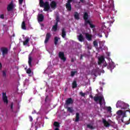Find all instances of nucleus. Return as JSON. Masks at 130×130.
Masks as SVG:
<instances>
[{
  "mask_svg": "<svg viewBox=\"0 0 130 130\" xmlns=\"http://www.w3.org/2000/svg\"><path fill=\"white\" fill-rule=\"evenodd\" d=\"M109 3L110 4L111 3V5H113V6H114V2L113 1V0H109Z\"/></svg>",
  "mask_w": 130,
  "mask_h": 130,
  "instance_id": "42",
  "label": "nucleus"
},
{
  "mask_svg": "<svg viewBox=\"0 0 130 130\" xmlns=\"http://www.w3.org/2000/svg\"><path fill=\"white\" fill-rule=\"evenodd\" d=\"M114 68H115V65H114V62H112V61L110 62L107 66L108 70H110L111 72H112V70H113Z\"/></svg>",
  "mask_w": 130,
  "mask_h": 130,
  "instance_id": "8",
  "label": "nucleus"
},
{
  "mask_svg": "<svg viewBox=\"0 0 130 130\" xmlns=\"http://www.w3.org/2000/svg\"><path fill=\"white\" fill-rule=\"evenodd\" d=\"M100 37H102V35L100 36Z\"/></svg>",
  "mask_w": 130,
  "mask_h": 130,
  "instance_id": "54",
  "label": "nucleus"
},
{
  "mask_svg": "<svg viewBox=\"0 0 130 130\" xmlns=\"http://www.w3.org/2000/svg\"><path fill=\"white\" fill-rule=\"evenodd\" d=\"M58 56L64 62L67 60V58L64 57V53L63 52H59Z\"/></svg>",
  "mask_w": 130,
  "mask_h": 130,
  "instance_id": "6",
  "label": "nucleus"
},
{
  "mask_svg": "<svg viewBox=\"0 0 130 130\" xmlns=\"http://www.w3.org/2000/svg\"><path fill=\"white\" fill-rule=\"evenodd\" d=\"M29 41H30V39L27 38L26 40L23 42V45H27L28 43H29Z\"/></svg>",
  "mask_w": 130,
  "mask_h": 130,
  "instance_id": "31",
  "label": "nucleus"
},
{
  "mask_svg": "<svg viewBox=\"0 0 130 130\" xmlns=\"http://www.w3.org/2000/svg\"><path fill=\"white\" fill-rule=\"evenodd\" d=\"M44 20V15L42 14H38V22H43Z\"/></svg>",
  "mask_w": 130,
  "mask_h": 130,
  "instance_id": "12",
  "label": "nucleus"
},
{
  "mask_svg": "<svg viewBox=\"0 0 130 130\" xmlns=\"http://www.w3.org/2000/svg\"><path fill=\"white\" fill-rule=\"evenodd\" d=\"M77 86H78V84H77V81H74L72 83V88L75 89V88H77Z\"/></svg>",
  "mask_w": 130,
  "mask_h": 130,
  "instance_id": "32",
  "label": "nucleus"
},
{
  "mask_svg": "<svg viewBox=\"0 0 130 130\" xmlns=\"http://www.w3.org/2000/svg\"><path fill=\"white\" fill-rule=\"evenodd\" d=\"M13 10H14V2L11 1L7 7V11L8 12H11V11H13Z\"/></svg>",
  "mask_w": 130,
  "mask_h": 130,
  "instance_id": "9",
  "label": "nucleus"
},
{
  "mask_svg": "<svg viewBox=\"0 0 130 130\" xmlns=\"http://www.w3.org/2000/svg\"><path fill=\"white\" fill-rule=\"evenodd\" d=\"M79 120H80V113H76L75 121L76 122H78L79 121Z\"/></svg>",
  "mask_w": 130,
  "mask_h": 130,
  "instance_id": "24",
  "label": "nucleus"
},
{
  "mask_svg": "<svg viewBox=\"0 0 130 130\" xmlns=\"http://www.w3.org/2000/svg\"><path fill=\"white\" fill-rule=\"evenodd\" d=\"M76 73H77V72L72 71L71 72V77H74V76H75V75H76Z\"/></svg>",
  "mask_w": 130,
  "mask_h": 130,
  "instance_id": "41",
  "label": "nucleus"
},
{
  "mask_svg": "<svg viewBox=\"0 0 130 130\" xmlns=\"http://www.w3.org/2000/svg\"><path fill=\"white\" fill-rule=\"evenodd\" d=\"M50 1H51V0H50Z\"/></svg>",
  "mask_w": 130,
  "mask_h": 130,
  "instance_id": "56",
  "label": "nucleus"
},
{
  "mask_svg": "<svg viewBox=\"0 0 130 130\" xmlns=\"http://www.w3.org/2000/svg\"><path fill=\"white\" fill-rule=\"evenodd\" d=\"M1 19H2L3 20H4V19H5V15L4 14L1 15Z\"/></svg>",
  "mask_w": 130,
  "mask_h": 130,
  "instance_id": "44",
  "label": "nucleus"
},
{
  "mask_svg": "<svg viewBox=\"0 0 130 130\" xmlns=\"http://www.w3.org/2000/svg\"><path fill=\"white\" fill-rule=\"evenodd\" d=\"M74 18L76 20H80V15L77 12H74Z\"/></svg>",
  "mask_w": 130,
  "mask_h": 130,
  "instance_id": "21",
  "label": "nucleus"
},
{
  "mask_svg": "<svg viewBox=\"0 0 130 130\" xmlns=\"http://www.w3.org/2000/svg\"><path fill=\"white\" fill-rule=\"evenodd\" d=\"M68 2L69 3H72V2H73V0H68Z\"/></svg>",
  "mask_w": 130,
  "mask_h": 130,
  "instance_id": "50",
  "label": "nucleus"
},
{
  "mask_svg": "<svg viewBox=\"0 0 130 130\" xmlns=\"http://www.w3.org/2000/svg\"><path fill=\"white\" fill-rule=\"evenodd\" d=\"M125 124H129V122H127L126 123H125Z\"/></svg>",
  "mask_w": 130,
  "mask_h": 130,
  "instance_id": "52",
  "label": "nucleus"
},
{
  "mask_svg": "<svg viewBox=\"0 0 130 130\" xmlns=\"http://www.w3.org/2000/svg\"><path fill=\"white\" fill-rule=\"evenodd\" d=\"M106 29H107V27L103 24L102 26V31H103V32H104L105 30H106Z\"/></svg>",
  "mask_w": 130,
  "mask_h": 130,
  "instance_id": "37",
  "label": "nucleus"
},
{
  "mask_svg": "<svg viewBox=\"0 0 130 130\" xmlns=\"http://www.w3.org/2000/svg\"><path fill=\"white\" fill-rule=\"evenodd\" d=\"M60 38L55 37L54 39V44L55 45H57V43H58V40H59Z\"/></svg>",
  "mask_w": 130,
  "mask_h": 130,
  "instance_id": "27",
  "label": "nucleus"
},
{
  "mask_svg": "<svg viewBox=\"0 0 130 130\" xmlns=\"http://www.w3.org/2000/svg\"><path fill=\"white\" fill-rule=\"evenodd\" d=\"M80 95L82 96V97H85L86 93H83L82 92V91H81L80 92Z\"/></svg>",
  "mask_w": 130,
  "mask_h": 130,
  "instance_id": "39",
  "label": "nucleus"
},
{
  "mask_svg": "<svg viewBox=\"0 0 130 130\" xmlns=\"http://www.w3.org/2000/svg\"><path fill=\"white\" fill-rule=\"evenodd\" d=\"M39 5L41 8H44V11L45 12H47V11H49L50 9L49 2H46L44 3L43 0H40Z\"/></svg>",
  "mask_w": 130,
  "mask_h": 130,
  "instance_id": "1",
  "label": "nucleus"
},
{
  "mask_svg": "<svg viewBox=\"0 0 130 130\" xmlns=\"http://www.w3.org/2000/svg\"><path fill=\"white\" fill-rule=\"evenodd\" d=\"M28 65L30 68H32V57H28Z\"/></svg>",
  "mask_w": 130,
  "mask_h": 130,
  "instance_id": "26",
  "label": "nucleus"
},
{
  "mask_svg": "<svg viewBox=\"0 0 130 130\" xmlns=\"http://www.w3.org/2000/svg\"><path fill=\"white\" fill-rule=\"evenodd\" d=\"M84 0H80V1L81 2V3H82V4H84Z\"/></svg>",
  "mask_w": 130,
  "mask_h": 130,
  "instance_id": "49",
  "label": "nucleus"
},
{
  "mask_svg": "<svg viewBox=\"0 0 130 130\" xmlns=\"http://www.w3.org/2000/svg\"><path fill=\"white\" fill-rule=\"evenodd\" d=\"M30 121H32L33 120V118H32V116H29V117Z\"/></svg>",
  "mask_w": 130,
  "mask_h": 130,
  "instance_id": "47",
  "label": "nucleus"
},
{
  "mask_svg": "<svg viewBox=\"0 0 130 130\" xmlns=\"http://www.w3.org/2000/svg\"><path fill=\"white\" fill-rule=\"evenodd\" d=\"M53 125H54V126H55L56 127H59L60 126L59 123L57 121L54 122Z\"/></svg>",
  "mask_w": 130,
  "mask_h": 130,
  "instance_id": "33",
  "label": "nucleus"
},
{
  "mask_svg": "<svg viewBox=\"0 0 130 130\" xmlns=\"http://www.w3.org/2000/svg\"><path fill=\"white\" fill-rule=\"evenodd\" d=\"M66 36H67V31H66L64 28H62L61 29V37L62 38H66Z\"/></svg>",
  "mask_w": 130,
  "mask_h": 130,
  "instance_id": "18",
  "label": "nucleus"
},
{
  "mask_svg": "<svg viewBox=\"0 0 130 130\" xmlns=\"http://www.w3.org/2000/svg\"><path fill=\"white\" fill-rule=\"evenodd\" d=\"M83 19L85 21L84 24H86L88 21H90L88 20V13L85 12L83 15Z\"/></svg>",
  "mask_w": 130,
  "mask_h": 130,
  "instance_id": "15",
  "label": "nucleus"
},
{
  "mask_svg": "<svg viewBox=\"0 0 130 130\" xmlns=\"http://www.w3.org/2000/svg\"><path fill=\"white\" fill-rule=\"evenodd\" d=\"M13 106H14V103H12L11 104V106H10L12 110H13Z\"/></svg>",
  "mask_w": 130,
  "mask_h": 130,
  "instance_id": "46",
  "label": "nucleus"
},
{
  "mask_svg": "<svg viewBox=\"0 0 130 130\" xmlns=\"http://www.w3.org/2000/svg\"><path fill=\"white\" fill-rule=\"evenodd\" d=\"M1 51L2 52V57L5 58L9 53V49L7 47H2Z\"/></svg>",
  "mask_w": 130,
  "mask_h": 130,
  "instance_id": "4",
  "label": "nucleus"
},
{
  "mask_svg": "<svg viewBox=\"0 0 130 130\" xmlns=\"http://www.w3.org/2000/svg\"><path fill=\"white\" fill-rule=\"evenodd\" d=\"M87 24H89L90 27L91 28V29H93V28H95V25L92 24V23H91V21H87L86 22V23H84V25L87 26Z\"/></svg>",
  "mask_w": 130,
  "mask_h": 130,
  "instance_id": "17",
  "label": "nucleus"
},
{
  "mask_svg": "<svg viewBox=\"0 0 130 130\" xmlns=\"http://www.w3.org/2000/svg\"><path fill=\"white\" fill-rule=\"evenodd\" d=\"M23 2H24V0H18L19 4L20 5H22Z\"/></svg>",
  "mask_w": 130,
  "mask_h": 130,
  "instance_id": "43",
  "label": "nucleus"
},
{
  "mask_svg": "<svg viewBox=\"0 0 130 130\" xmlns=\"http://www.w3.org/2000/svg\"><path fill=\"white\" fill-rule=\"evenodd\" d=\"M59 20H60L59 16H58V15H57L56 16V22H55V23L56 24H58V22H59Z\"/></svg>",
  "mask_w": 130,
  "mask_h": 130,
  "instance_id": "35",
  "label": "nucleus"
},
{
  "mask_svg": "<svg viewBox=\"0 0 130 130\" xmlns=\"http://www.w3.org/2000/svg\"><path fill=\"white\" fill-rule=\"evenodd\" d=\"M74 103V101H73V99L72 98H69L67 99V100L66 101V105L67 106H69L70 104H73Z\"/></svg>",
  "mask_w": 130,
  "mask_h": 130,
  "instance_id": "13",
  "label": "nucleus"
},
{
  "mask_svg": "<svg viewBox=\"0 0 130 130\" xmlns=\"http://www.w3.org/2000/svg\"><path fill=\"white\" fill-rule=\"evenodd\" d=\"M102 63H104L103 65V68H106L107 67V63L105 61V58L103 56H102L99 58L98 65L101 66Z\"/></svg>",
  "mask_w": 130,
  "mask_h": 130,
  "instance_id": "3",
  "label": "nucleus"
},
{
  "mask_svg": "<svg viewBox=\"0 0 130 130\" xmlns=\"http://www.w3.org/2000/svg\"><path fill=\"white\" fill-rule=\"evenodd\" d=\"M90 98L91 99H93L94 101L95 102H97L98 101H99V104L100 106H102L103 105V104L102 103V101L104 103V104H105V100L103 99V96H94L93 97L92 95H89Z\"/></svg>",
  "mask_w": 130,
  "mask_h": 130,
  "instance_id": "2",
  "label": "nucleus"
},
{
  "mask_svg": "<svg viewBox=\"0 0 130 130\" xmlns=\"http://www.w3.org/2000/svg\"><path fill=\"white\" fill-rule=\"evenodd\" d=\"M26 74H28L29 77H32L33 76V73H32L31 68H29L26 70Z\"/></svg>",
  "mask_w": 130,
  "mask_h": 130,
  "instance_id": "20",
  "label": "nucleus"
},
{
  "mask_svg": "<svg viewBox=\"0 0 130 130\" xmlns=\"http://www.w3.org/2000/svg\"><path fill=\"white\" fill-rule=\"evenodd\" d=\"M123 103H124L123 102L118 101L116 104L117 108H121L122 107V105H124Z\"/></svg>",
  "mask_w": 130,
  "mask_h": 130,
  "instance_id": "16",
  "label": "nucleus"
},
{
  "mask_svg": "<svg viewBox=\"0 0 130 130\" xmlns=\"http://www.w3.org/2000/svg\"><path fill=\"white\" fill-rule=\"evenodd\" d=\"M66 108L67 109V111L70 112V113H73L74 112V109H73V108L67 106Z\"/></svg>",
  "mask_w": 130,
  "mask_h": 130,
  "instance_id": "25",
  "label": "nucleus"
},
{
  "mask_svg": "<svg viewBox=\"0 0 130 130\" xmlns=\"http://www.w3.org/2000/svg\"><path fill=\"white\" fill-rule=\"evenodd\" d=\"M71 2H67V3H66V9L69 12H71V11H72V5L71 4Z\"/></svg>",
  "mask_w": 130,
  "mask_h": 130,
  "instance_id": "11",
  "label": "nucleus"
},
{
  "mask_svg": "<svg viewBox=\"0 0 130 130\" xmlns=\"http://www.w3.org/2000/svg\"><path fill=\"white\" fill-rule=\"evenodd\" d=\"M123 104L122 105V107L121 108V109H126V108L129 107V105L126 104L124 103H123Z\"/></svg>",
  "mask_w": 130,
  "mask_h": 130,
  "instance_id": "30",
  "label": "nucleus"
},
{
  "mask_svg": "<svg viewBox=\"0 0 130 130\" xmlns=\"http://www.w3.org/2000/svg\"><path fill=\"white\" fill-rule=\"evenodd\" d=\"M93 44L94 47H98V43L96 41H94L93 42Z\"/></svg>",
  "mask_w": 130,
  "mask_h": 130,
  "instance_id": "38",
  "label": "nucleus"
},
{
  "mask_svg": "<svg viewBox=\"0 0 130 130\" xmlns=\"http://www.w3.org/2000/svg\"><path fill=\"white\" fill-rule=\"evenodd\" d=\"M2 76L4 78H6V77H7V71L6 70H4L2 72Z\"/></svg>",
  "mask_w": 130,
  "mask_h": 130,
  "instance_id": "34",
  "label": "nucleus"
},
{
  "mask_svg": "<svg viewBox=\"0 0 130 130\" xmlns=\"http://www.w3.org/2000/svg\"><path fill=\"white\" fill-rule=\"evenodd\" d=\"M85 39H84V36H83V35L80 34V35L78 36V40L80 42H83Z\"/></svg>",
  "mask_w": 130,
  "mask_h": 130,
  "instance_id": "23",
  "label": "nucleus"
},
{
  "mask_svg": "<svg viewBox=\"0 0 130 130\" xmlns=\"http://www.w3.org/2000/svg\"><path fill=\"white\" fill-rule=\"evenodd\" d=\"M83 58V55H81V57H80V59H82Z\"/></svg>",
  "mask_w": 130,
  "mask_h": 130,
  "instance_id": "51",
  "label": "nucleus"
},
{
  "mask_svg": "<svg viewBox=\"0 0 130 130\" xmlns=\"http://www.w3.org/2000/svg\"><path fill=\"white\" fill-rule=\"evenodd\" d=\"M87 127L88 128H89L90 129H95V127H94L92 125H91L90 124H87Z\"/></svg>",
  "mask_w": 130,
  "mask_h": 130,
  "instance_id": "36",
  "label": "nucleus"
},
{
  "mask_svg": "<svg viewBox=\"0 0 130 130\" xmlns=\"http://www.w3.org/2000/svg\"><path fill=\"white\" fill-rule=\"evenodd\" d=\"M102 121L105 127H109V126H110V124L109 123V122H108V121H107V120H106V119L103 118Z\"/></svg>",
  "mask_w": 130,
  "mask_h": 130,
  "instance_id": "10",
  "label": "nucleus"
},
{
  "mask_svg": "<svg viewBox=\"0 0 130 130\" xmlns=\"http://www.w3.org/2000/svg\"><path fill=\"white\" fill-rule=\"evenodd\" d=\"M2 100L5 104H9V100H8V96H7V93L3 92L2 93Z\"/></svg>",
  "mask_w": 130,
  "mask_h": 130,
  "instance_id": "5",
  "label": "nucleus"
},
{
  "mask_svg": "<svg viewBox=\"0 0 130 130\" xmlns=\"http://www.w3.org/2000/svg\"><path fill=\"white\" fill-rule=\"evenodd\" d=\"M57 26H58V24L55 23V25H54L52 28V30L55 32L57 30Z\"/></svg>",
  "mask_w": 130,
  "mask_h": 130,
  "instance_id": "28",
  "label": "nucleus"
},
{
  "mask_svg": "<svg viewBox=\"0 0 130 130\" xmlns=\"http://www.w3.org/2000/svg\"><path fill=\"white\" fill-rule=\"evenodd\" d=\"M21 28L23 29V30H26V22L25 21H23L21 24Z\"/></svg>",
  "mask_w": 130,
  "mask_h": 130,
  "instance_id": "29",
  "label": "nucleus"
},
{
  "mask_svg": "<svg viewBox=\"0 0 130 130\" xmlns=\"http://www.w3.org/2000/svg\"><path fill=\"white\" fill-rule=\"evenodd\" d=\"M129 121H130V118H129Z\"/></svg>",
  "mask_w": 130,
  "mask_h": 130,
  "instance_id": "55",
  "label": "nucleus"
},
{
  "mask_svg": "<svg viewBox=\"0 0 130 130\" xmlns=\"http://www.w3.org/2000/svg\"><path fill=\"white\" fill-rule=\"evenodd\" d=\"M50 6L53 10H55L57 6L56 2H55V1H52L50 4Z\"/></svg>",
  "mask_w": 130,
  "mask_h": 130,
  "instance_id": "14",
  "label": "nucleus"
},
{
  "mask_svg": "<svg viewBox=\"0 0 130 130\" xmlns=\"http://www.w3.org/2000/svg\"><path fill=\"white\" fill-rule=\"evenodd\" d=\"M107 111H108V112H111V109H112L111 108V107H108L107 108Z\"/></svg>",
  "mask_w": 130,
  "mask_h": 130,
  "instance_id": "40",
  "label": "nucleus"
},
{
  "mask_svg": "<svg viewBox=\"0 0 130 130\" xmlns=\"http://www.w3.org/2000/svg\"><path fill=\"white\" fill-rule=\"evenodd\" d=\"M47 100H48V95H47L45 98V102H47Z\"/></svg>",
  "mask_w": 130,
  "mask_h": 130,
  "instance_id": "45",
  "label": "nucleus"
},
{
  "mask_svg": "<svg viewBox=\"0 0 130 130\" xmlns=\"http://www.w3.org/2000/svg\"><path fill=\"white\" fill-rule=\"evenodd\" d=\"M74 61H75V60L74 59V58H72L71 59V62H74Z\"/></svg>",
  "mask_w": 130,
  "mask_h": 130,
  "instance_id": "48",
  "label": "nucleus"
},
{
  "mask_svg": "<svg viewBox=\"0 0 130 130\" xmlns=\"http://www.w3.org/2000/svg\"><path fill=\"white\" fill-rule=\"evenodd\" d=\"M51 38V34L50 32H48L46 35L45 40L44 41L45 44H47V43H48V41H49V40Z\"/></svg>",
  "mask_w": 130,
  "mask_h": 130,
  "instance_id": "7",
  "label": "nucleus"
},
{
  "mask_svg": "<svg viewBox=\"0 0 130 130\" xmlns=\"http://www.w3.org/2000/svg\"><path fill=\"white\" fill-rule=\"evenodd\" d=\"M3 67V65H2V64H1V68H2Z\"/></svg>",
  "mask_w": 130,
  "mask_h": 130,
  "instance_id": "53",
  "label": "nucleus"
},
{
  "mask_svg": "<svg viewBox=\"0 0 130 130\" xmlns=\"http://www.w3.org/2000/svg\"><path fill=\"white\" fill-rule=\"evenodd\" d=\"M85 37L88 41H91L92 40V36L88 33H85Z\"/></svg>",
  "mask_w": 130,
  "mask_h": 130,
  "instance_id": "19",
  "label": "nucleus"
},
{
  "mask_svg": "<svg viewBox=\"0 0 130 130\" xmlns=\"http://www.w3.org/2000/svg\"><path fill=\"white\" fill-rule=\"evenodd\" d=\"M2 26L3 27V31H8V30H9V27L8 26V25H7V24H2Z\"/></svg>",
  "mask_w": 130,
  "mask_h": 130,
  "instance_id": "22",
  "label": "nucleus"
}]
</instances>
